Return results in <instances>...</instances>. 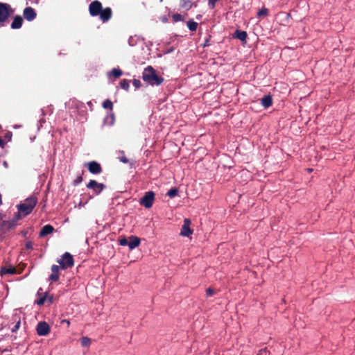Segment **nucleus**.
<instances>
[{"label":"nucleus","instance_id":"1","mask_svg":"<svg viewBox=\"0 0 355 355\" xmlns=\"http://www.w3.org/2000/svg\"><path fill=\"white\" fill-rule=\"evenodd\" d=\"M142 78L144 82L152 86H159L164 81L163 78L158 76L157 71L151 66H148L144 69L142 73Z\"/></svg>","mask_w":355,"mask_h":355},{"label":"nucleus","instance_id":"2","mask_svg":"<svg viewBox=\"0 0 355 355\" xmlns=\"http://www.w3.org/2000/svg\"><path fill=\"white\" fill-rule=\"evenodd\" d=\"M15 10L8 3L0 2V27H3L8 23L9 17Z\"/></svg>","mask_w":355,"mask_h":355},{"label":"nucleus","instance_id":"3","mask_svg":"<svg viewBox=\"0 0 355 355\" xmlns=\"http://www.w3.org/2000/svg\"><path fill=\"white\" fill-rule=\"evenodd\" d=\"M37 204V198L34 196H31L26 199V200L19 204L17 207L19 212L26 216L31 213Z\"/></svg>","mask_w":355,"mask_h":355},{"label":"nucleus","instance_id":"4","mask_svg":"<svg viewBox=\"0 0 355 355\" xmlns=\"http://www.w3.org/2000/svg\"><path fill=\"white\" fill-rule=\"evenodd\" d=\"M58 263L62 269L71 268L74 263L73 256L69 252H65L62 257L58 260Z\"/></svg>","mask_w":355,"mask_h":355},{"label":"nucleus","instance_id":"5","mask_svg":"<svg viewBox=\"0 0 355 355\" xmlns=\"http://www.w3.org/2000/svg\"><path fill=\"white\" fill-rule=\"evenodd\" d=\"M155 200V193L153 191H148L140 199L139 203L146 209L150 208Z\"/></svg>","mask_w":355,"mask_h":355},{"label":"nucleus","instance_id":"6","mask_svg":"<svg viewBox=\"0 0 355 355\" xmlns=\"http://www.w3.org/2000/svg\"><path fill=\"white\" fill-rule=\"evenodd\" d=\"M105 187L104 184L98 183L94 180H91L87 184V188L92 190L95 195L100 194Z\"/></svg>","mask_w":355,"mask_h":355},{"label":"nucleus","instance_id":"7","mask_svg":"<svg viewBox=\"0 0 355 355\" xmlns=\"http://www.w3.org/2000/svg\"><path fill=\"white\" fill-rule=\"evenodd\" d=\"M102 4L99 1H94L89 6V12L91 16L96 17L98 16L101 10Z\"/></svg>","mask_w":355,"mask_h":355},{"label":"nucleus","instance_id":"8","mask_svg":"<svg viewBox=\"0 0 355 355\" xmlns=\"http://www.w3.org/2000/svg\"><path fill=\"white\" fill-rule=\"evenodd\" d=\"M23 16L28 21H33L37 17V13L35 9L32 7H26L23 11Z\"/></svg>","mask_w":355,"mask_h":355},{"label":"nucleus","instance_id":"9","mask_svg":"<svg viewBox=\"0 0 355 355\" xmlns=\"http://www.w3.org/2000/svg\"><path fill=\"white\" fill-rule=\"evenodd\" d=\"M36 330L39 336H46L50 331L49 325L46 322H40L38 323Z\"/></svg>","mask_w":355,"mask_h":355},{"label":"nucleus","instance_id":"10","mask_svg":"<svg viewBox=\"0 0 355 355\" xmlns=\"http://www.w3.org/2000/svg\"><path fill=\"white\" fill-rule=\"evenodd\" d=\"M87 166L89 171L92 174H100L102 171L101 165L95 161L88 162Z\"/></svg>","mask_w":355,"mask_h":355},{"label":"nucleus","instance_id":"11","mask_svg":"<svg viewBox=\"0 0 355 355\" xmlns=\"http://www.w3.org/2000/svg\"><path fill=\"white\" fill-rule=\"evenodd\" d=\"M190 220L187 218L184 219V224L182 227V230L180 232V235L183 236H189L192 234V231L190 229Z\"/></svg>","mask_w":355,"mask_h":355},{"label":"nucleus","instance_id":"12","mask_svg":"<svg viewBox=\"0 0 355 355\" xmlns=\"http://www.w3.org/2000/svg\"><path fill=\"white\" fill-rule=\"evenodd\" d=\"M98 16L103 22L107 21L112 17L111 8H105V9L102 8Z\"/></svg>","mask_w":355,"mask_h":355},{"label":"nucleus","instance_id":"13","mask_svg":"<svg viewBox=\"0 0 355 355\" xmlns=\"http://www.w3.org/2000/svg\"><path fill=\"white\" fill-rule=\"evenodd\" d=\"M23 24V18L20 15H16L13 18V21L11 24V28L12 29H19L21 27Z\"/></svg>","mask_w":355,"mask_h":355},{"label":"nucleus","instance_id":"14","mask_svg":"<svg viewBox=\"0 0 355 355\" xmlns=\"http://www.w3.org/2000/svg\"><path fill=\"white\" fill-rule=\"evenodd\" d=\"M140 244V239L137 236H131L128 241V247L130 250H133Z\"/></svg>","mask_w":355,"mask_h":355},{"label":"nucleus","instance_id":"15","mask_svg":"<svg viewBox=\"0 0 355 355\" xmlns=\"http://www.w3.org/2000/svg\"><path fill=\"white\" fill-rule=\"evenodd\" d=\"M233 37L234 38H237V39L240 40L243 42H246V40H247V37H248V34H247L246 31H240V30L237 29L234 32V33L233 35Z\"/></svg>","mask_w":355,"mask_h":355},{"label":"nucleus","instance_id":"16","mask_svg":"<svg viewBox=\"0 0 355 355\" xmlns=\"http://www.w3.org/2000/svg\"><path fill=\"white\" fill-rule=\"evenodd\" d=\"M197 0H182L180 7L185 10L190 9L193 5L196 6Z\"/></svg>","mask_w":355,"mask_h":355},{"label":"nucleus","instance_id":"17","mask_svg":"<svg viewBox=\"0 0 355 355\" xmlns=\"http://www.w3.org/2000/svg\"><path fill=\"white\" fill-rule=\"evenodd\" d=\"M53 230H54V228L53 227L52 225H46L42 228V230L40 232V236H41V237L45 236L52 233Z\"/></svg>","mask_w":355,"mask_h":355},{"label":"nucleus","instance_id":"18","mask_svg":"<svg viewBox=\"0 0 355 355\" xmlns=\"http://www.w3.org/2000/svg\"><path fill=\"white\" fill-rule=\"evenodd\" d=\"M261 105L265 107L268 108L270 107L272 104V96L270 95H266L264 96L261 100Z\"/></svg>","mask_w":355,"mask_h":355},{"label":"nucleus","instance_id":"19","mask_svg":"<svg viewBox=\"0 0 355 355\" xmlns=\"http://www.w3.org/2000/svg\"><path fill=\"white\" fill-rule=\"evenodd\" d=\"M123 72L121 69L114 68L112 71L107 73V76L110 78L111 76H114V78H119L122 75Z\"/></svg>","mask_w":355,"mask_h":355},{"label":"nucleus","instance_id":"20","mask_svg":"<svg viewBox=\"0 0 355 355\" xmlns=\"http://www.w3.org/2000/svg\"><path fill=\"white\" fill-rule=\"evenodd\" d=\"M139 38L137 36H130L128 40L129 46H134L137 44Z\"/></svg>","mask_w":355,"mask_h":355},{"label":"nucleus","instance_id":"21","mask_svg":"<svg viewBox=\"0 0 355 355\" xmlns=\"http://www.w3.org/2000/svg\"><path fill=\"white\" fill-rule=\"evenodd\" d=\"M1 275L15 274V269L14 268H2L1 270Z\"/></svg>","mask_w":355,"mask_h":355},{"label":"nucleus","instance_id":"22","mask_svg":"<svg viewBox=\"0 0 355 355\" xmlns=\"http://www.w3.org/2000/svg\"><path fill=\"white\" fill-rule=\"evenodd\" d=\"M178 189L175 187H173L171 189H169V191L167 192L166 195L169 198H173L178 195Z\"/></svg>","mask_w":355,"mask_h":355},{"label":"nucleus","instance_id":"23","mask_svg":"<svg viewBox=\"0 0 355 355\" xmlns=\"http://www.w3.org/2000/svg\"><path fill=\"white\" fill-rule=\"evenodd\" d=\"M120 86L122 89L128 91L130 87V81L127 79H123L121 81Z\"/></svg>","mask_w":355,"mask_h":355},{"label":"nucleus","instance_id":"24","mask_svg":"<svg viewBox=\"0 0 355 355\" xmlns=\"http://www.w3.org/2000/svg\"><path fill=\"white\" fill-rule=\"evenodd\" d=\"M114 121V116L113 114H112L110 116H107L104 119V123L105 124L107 123L109 125H113Z\"/></svg>","mask_w":355,"mask_h":355},{"label":"nucleus","instance_id":"25","mask_svg":"<svg viewBox=\"0 0 355 355\" xmlns=\"http://www.w3.org/2000/svg\"><path fill=\"white\" fill-rule=\"evenodd\" d=\"M187 26L190 31H196L198 26V23L193 21H189L187 22Z\"/></svg>","mask_w":355,"mask_h":355},{"label":"nucleus","instance_id":"26","mask_svg":"<svg viewBox=\"0 0 355 355\" xmlns=\"http://www.w3.org/2000/svg\"><path fill=\"white\" fill-rule=\"evenodd\" d=\"M91 343V339L87 337H83L81 339V345L83 347H88Z\"/></svg>","mask_w":355,"mask_h":355},{"label":"nucleus","instance_id":"27","mask_svg":"<svg viewBox=\"0 0 355 355\" xmlns=\"http://www.w3.org/2000/svg\"><path fill=\"white\" fill-rule=\"evenodd\" d=\"M103 107L105 109L112 110V107H113V104H112V101H110V100H105L103 103Z\"/></svg>","mask_w":355,"mask_h":355},{"label":"nucleus","instance_id":"28","mask_svg":"<svg viewBox=\"0 0 355 355\" xmlns=\"http://www.w3.org/2000/svg\"><path fill=\"white\" fill-rule=\"evenodd\" d=\"M268 14V10L266 8H262L257 12V15L259 17L266 16Z\"/></svg>","mask_w":355,"mask_h":355},{"label":"nucleus","instance_id":"29","mask_svg":"<svg viewBox=\"0 0 355 355\" xmlns=\"http://www.w3.org/2000/svg\"><path fill=\"white\" fill-rule=\"evenodd\" d=\"M59 279V275L57 274V273H52L49 279L50 282H57Z\"/></svg>","mask_w":355,"mask_h":355},{"label":"nucleus","instance_id":"30","mask_svg":"<svg viewBox=\"0 0 355 355\" xmlns=\"http://www.w3.org/2000/svg\"><path fill=\"white\" fill-rule=\"evenodd\" d=\"M218 0H209L208 6L210 9H214L216 6V3Z\"/></svg>","mask_w":355,"mask_h":355},{"label":"nucleus","instance_id":"31","mask_svg":"<svg viewBox=\"0 0 355 355\" xmlns=\"http://www.w3.org/2000/svg\"><path fill=\"white\" fill-rule=\"evenodd\" d=\"M173 18L175 21H180L183 20L182 16L180 14H174Z\"/></svg>","mask_w":355,"mask_h":355},{"label":"nucleus","instance_id":"32","mask_svg":"<svg viewBox=\"0 0 355 355\" xmlns=\"http://www.w3.org/2000/svg\"><path fill=\"white\" fill-rule=\"evenodd\" d=\"M83 181L82 176L79 175L74 180H73V185L77 186L81 182Z\"/></svg>","mask_w":355,"mask_h":355},{"label":"nucleus","instance_id":"33","mask_svg":"<svg viewBox=\"0 0 355 355\" xmlns=\"http://www.w3.org/2000/svg\"><path fill=\"white\" fill-rule=\"evenodd\" d=\"M132 84L135 87V88H139L141 85V81L137 79H134L132 81Z\"/></svg>","mask_w":355,"mask_h":355},{"label":"nucleus","instance_id":"34","mask_svg":"<svg viewBox=\"0 0 355 355\" xmlns=\"http://www.w3.org/2000/svg\"><path fill=\"white\" fill-rule=\"evenodd\" d=\"M20 324H21V322L20 320H18L16 324L14 325V327L12 328V332H15L17 331L19 327H20Z\"/></svg>","mask_w":355,"mask_h":355},{"label":"nucleus","instance_id":"35","mask_svg":"<svg viewBox=\"0 0 355 355\" xmlns=\"http://www.w3.org/2000/svg\"><path fill=\"white\" fill-rule=\"evenodd\" d=\"M119 244L122 246L128 245V241L125 238L119 240Z\"/></svg>","mask_w":355,"mask_h":355},{"label":"nucleus","instance_id":"36","mask_svg":"<svg viewBox=\"0 0 355 355\" xmlns=\"http://www.w3.org/2000/svg\"><path fill=\"white\" fill-rule=\"evenodd\" d=\"M59 270H60V267L58 266H57V265H53L51 266L52 273H57V274H58Z\"/></svg>","mask_w":355,"mask_h":355},{"label":"nucleus","instance_id":"37","mask_svg":"<svg viewBox=\"0 0 355 355\" xmlns=\"http://www.w3.org/2000/svg\"><path fill=\"white\" fill-rule=\"evenodd\" d=\"M214 293V290L212 289L211 288H209L206 290V295L207 297H210L211 295H213Z\"/></svg>","mask_w":355,"mask_h":355},{"label":"nucleus","instance_id":"38","mask_svg":"<svg viewBox=\"0 0 355 355\" xmlns=\"http://www.w3.org/2000/svg\"><path fill=\"white\" fill-rule=\"evenodd\" d=\"M20 213L21 212H19V211L18 213H16L15 214V216L12 218V219H14V220H15V222L17 223V221L21 219V214H20Z\"/></svg>","mask_w":355,"mask_h":355},{"label":"nucleus","instance_id":"39","mask_svg":"<svg viewBox=\"0 0 355 355\" xmlns=\"http://www.w3.org/2000/svg\"><path fill=\"white\" fill-rule=\"evenodd\" d=\"M26 248L28 250H31L33 248V243L31 241H27L26 243Z\"/></svg>","mask_w":355,"mask_h":355},{"label":"nucleus","instance_id":"40","mask_svg":"<svg viewBox=\"0 0 355 355\" xmlns=\"http://www.w3.org/2000/svg\"><path fill=\"white\" fill-rule=\"evenodd\" d=\"M46 300V297H41L38 301H37V304L38 305H42L44 302Z\"/></svg>","mask_w":355,"mask_h":355},{"label":"nucleus","instance_id":"41","mask_svg":"<svg viewBox=\"0 0 355 355\" xmlns=\"http://www.w3.org/2000/svg\"><path fill=\"white\" fill-rule=\"evenodd\" d=\"M120 161H121V162H123V163H125V164H126V163H128V159L125 157H124V156H123V157H120Z\"/></svg>","mask_w":355,"mask_h":355},{"label":"nucleus","instance_id":"42","mask_svg":"<svg viewBox=\"0 0 355 355\" xmlns=\"http://www.w3.org/2000/svg\"><path fill=\"white\" fill-rule=\"evenodd\" d=\"M209 45V40H206L202 44L203 46H207Z\"/></svg>","mask_w":355,"mask_h":355},{"label":"nucleus","instance_id":"43","mask_svg":"<svg viewBox=\"0 0 355 355\" xmlns=\"http://www.w3.org/2000/svg\"><path fill=\"white\" fill-rule=\"evenodd\" d=\"M4 144V141L1 139H0V146H3Z\"/></svg>","mask_w":355,"mask_h":355},{"label":"nucleus","instance_id":"44","mask_svg":"<svg viewBox=\"0 0 355 355\" xmlns=\"http://www.w3.org/2000/svg\"><path fill=\"white\" fill-rule=\"evenodd\" d=\"M63 322H66V324H67L68 325L69 324V320H63Z\"/></svg>","mask_w":355,"mask_h":355},{"label":"nucleus","instance_id":"45","mask_svg":"<svg viewBox=\"0 0 355 355\" xmlns=\"http://www.w3.org/2000/svg\"><path fill=\"white\" fill-rule=\"evenodd\" d=\"M3 166H4L5 167H8V164H7V162H3Z\"/></svg>","mask_w":355,"mask_h":355},{"label":"nucleus","instance_id":"46","mask_svg":"<svg viewBox=\"0 0 355 355\" xmlns=\"http://www.w3.org/2000/svg\"><path fill=\"white\" fill-rule=\"evenodd\" d=\"M39 122H40V123H44V121H42V119H40Z\"/></svg>","mask_w":355,"mask_h":355},{"label":"nucleus","instance_id":"47","mask_svg":"<svg viewBox=\"0 0 355 355\" xmlns=\"http://www.w3.org/2000/svg\"><path fill=\"white\" fill-rule=\"evenodd\" d=\"M21 125H15V128H19Z\"/></svg>","mask_w":355,"mask_h":355},{"label":"nucleus","instance_id":"48","mask_svg":"<svg viewBox=\"0 0 355 355\" xmlns=\"http://www.w3.org/2000/svg\"><path fill=\"white\" fill-rule=\"evenodd\" d=\"M87 104H88L89 105H92V103H91V102H88V103H87Z\"/></svg>","mask_w":355,"mask_h":355}]
</instances>
